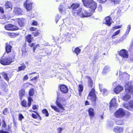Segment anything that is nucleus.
<instances>
[{
  "instance_id": "1",
  "label": "nucleus",
  "mask_w": 133,
  "mask_h": 133,
  "mask_svg": "<svg viewBox=\"0 0 133 133\" xmlns=\"http://www.w3.org/2000/svg\"><path fill=\"white\" fill-rule=\"evenodd\" d=\"M130 82L126 83L125 85V93L123 97V99L125 101H128L131 98L130 94H133V85L131 86Z\"/></svg>"
},
{
  "instance_id": "2",
  "label": "nucleus",
  "mask_w": 133,
  "mask_h": 133,
  "mask_svg": "<svg viewBox=\"0 0 133 133\" xmlns=\"http://www.w3.org/2000/svg\"><path fill=\"white\" fill-rule=\"evenodd\" d=\"M84 6L90 8V11L94 12L97 6V3L93 0H82Z\"/></svg>"
},
{
  "instance_id": "3",
  "label": "nucleus",
  "mask_w": 133,
  "mask_h": 133,
  "mask_svg": "<svg viewBox=\"0 0 133 133\" xmlns=\"http://www.w3.org/2000/svg\"><path fill=\"white\" fill-rule=\"evenodd\" d=\"M80 4L77 3H73L71 6V8L72 9V13L73 15L77 16L80 13L82 8H79Z\"/></svg>"
},
{
  "instance_id": "4",
  "label": "nucleus",
  "mask_w": 133,
  "mask_h": 133,
  "mask_svg": "<svg viewBox=\"0 0 133 133\" xmlns=\"http://www.w3.org/2000/svg\"><path fill=\"white\" fill-rule=\"evenodd\" d=\"M59 99H60L59 98V97H57V100L56 101V104L58 107L59 108H58L56 106H54L52 105H51V107L52 108L54 109L55 111L57 112H60L59 109L62 110H65L64 108L62 106V104L60 103Z\"/></svg>"
},
{
  "instance_id": "5",
  "label": "nucleus",
  "mask_w": 133,
  "mask_h": 133,
  "mask_svg": "<svg viewBox=\"0 0 133 133\" xmlns=\"http://www.w3.org/2000/svg\"><path fill=\"white\" fill-rule=\"evenodd\" d=\"M12 61V59L9 57L2 58L0 60V63L3 65H6L10 64Z\"/></svg>"
},
{
  "instance_id": "6",
  "label": "nucleus",
  "mask_w": 133,
  "mask_h": 133,
  "mask_svg": "<svg viewBox=\"0 0 133 133\" xmlns=\"http://www.w3.org/2000/svg\"><path fill=\"white\" fill-rule=\"evenodd\" d=\"M88 98L93 102L95 101L96 100V97L95 95V90L93 88L89 93Z\"/></svg>"
},
{
  "instance_id": "7",
  "label": "nucleus",
  "mask_w": 133,
  "mask_h": 133,
  "mask_svg": "<svg viewBox=\"0 0 133 133\" xmlns=\"http://www.w3.org/2000/svg\"><path fill=\"white\" fill-rule=\"evenodd\" d=\"M125 115V113L122 108H120L115 113V116L116 118H122Z\"/></svg>"
},
{
  "instance_id": "8",
  "label": "nucleus",
  "mask_w": 133,
  "mask_h": 133,
  "mask_svg": "<svg viewBox=\"0 0 133 133\" xmlns=\"http://www.w3.org/2000/svg\"><path fill=\"white\" fill-rule=\"evenodd\" d=\"M28 102L27 105V102L26 101L23 100L21 101V104L22 106L25 107H29L31 104V102L32 101V99L31 97H28Z\"/></svg>"
},
{
  "instance_id": "9",
  "label": "nucleus",
  "mask_w": 133,
  "mask_h": 133,
  "mask_svg": "<svg viewBox=\"0 0 133 133\" xmlns=\"http://www.w3.org/2000/svg\"><path fill=\"white\" fill-rule=\"evenodd\" d=\"M5 28L6 30H15L18 29V27L12 24H9L6 25L5 26Z\"/></svg>"
},
{
  "instance_id": "10",
  "label": "nucleus",
  "mask_w": 133,
  "mask_h": 133,
  "mask_svg": "<svg viewBox=\"0 0 133 133\" xmlns=\"http://www.w3.org/2000/svg\"><path fill=\"white\" fill-rule=\"evenodd\" d=\"M92 15L91 12H88L85 10H81V12L78 15H80L81 17H87L90 16Z\"/></svg>"
},
{
  "instance_id": "11",
  "label": "nucleus",
  "mask_w": 133,
  "mask_h": 133,
  "mask_svg": "<svg viewBox=\"0 0 133 133\" xmlns=\"http://www.w3.org/2000/svg\"><path fill=\"white\" fill-rule=\"evenodd\" d=\"M119 54L122 57L124 58H127L128 57V52L125 49H122L120 51L119 53Z\"/></svg>"
},
{
  "instance_id": "12",
  "label": "nucleus",
  "mask_w": 133,
  "mask_h": 133,
  "mask_svg": "<svg viewBox=\"0 0 133 133\" xmlns=\"http://www.w3.org/2000/svg\"><path fill=\"white\" fill-rule=\"evenodd\" d=\"M113 131L115 133H122L123 131V128L122 127L116 126L114 128Z\"/></svg>"
},
{
  "instance_id": "13",
  "label": "nucleus",
  "mask_w": 133,
  "mask_h": 133,
  "mask_svg": "<svg viewBox=\"0 0 133 133\" xmlns=\"http://www.w3.org/2000/svg\"><path fill=\"white\" fill-rule=\"evenodd\" d=\"M130 29V25H129L127 27V29L126 32L125 34L119 40L118 42H121L124 39L126 38L127 35L129 34Z\"/></svg>"
},
{
  "instance_id": "14",
  "label": "nucleus",
  "mask_w": 133,
  "mask_h": 133,
  "mask_svg": "<svg viewBox=\"0 0 133 133\" xmlns=\"http://www.w3.org/2000/svg\"><path fill=\"white\" fill-rule=\"evenodd\" d=\"M88 111L90 119L92 120L93 119L95 114L94 109L92 108H90L88 109Z\"/></svg>"
},
{
  "instance_id": "15",
  "label": "nucleus",
  "mask_w": 133,
  "mask_h": 133,
  "mask_svg": "<svg viewBox=\"0 0 133 133\" xmlns=\"http://www.w3.org/2000/svg\"><path fill=\"white\" fill-rule=\"evenodd\" d=\"M129 75L126 73H124L119 76L120 79L122 81H125L129 79Z\"/></svg>"
},
{
  "instance_id": "16",
  "label": "nucleus",
  "mask_w": 133,
  "mask_h": 133,
  "mask_svg": "<svg viewBox=\"0 0 133 133\" xmlns=\"http://www.w3.org/2000/svg\"><path fill=\"white\" fill-rule=\"evenodd\" d=\"M24 5L28 11H29L32 9V3L29 1L26 0L24 3Z\"/></svg>"
},
{
  "instance_id": "17",
  "label": "nucleus",
  "mask_w": 133,
  "mask_h": 133,
  "mask_svg": "<svg viewBox=\"0 0 133 133\" xmlns=\"http://www.w3.org/2000/svg\"><path fill=\"white\" fill-rule=\"evenodd\" d=\"M60 89L61 91L63 93L68 92V89L67 86L64 85H61L60 86Z\"/></svg>"
},
{
  "instance_id": "18",
  "label": "nucleus",
  "mask_w": 133,
  "mask_h": 133,
  "mask_svg": "<svg viewBox=\"0 0 133 133\" xmlns=\"http://www.w3.org/2000/svg\"><path fill=\"white\" fill-rule=\"evenodd\" d=\"M123 90V88L122 86L120 85L117 86L114 89V91L116 94L120 93Z\"/></svg>"
},
{
  "instance_id": "19",
  "label": "nucleus",
  "mask_w": 133,
  "mask_h": 133,
  "mask_svg": "<svg viewBox=\"0 0 133 133\" xmlns=\"http://www.w3.org/2000/svg\"><path fill=\"white\" fill-rule=\"evenodd\" d=\"M116 99L115 98H113L111 101L110 102V108L112 107L115 108L117 106V104L116 103Z\"/></svg>"
},
{
  "instance_id": "20",
  "label": "nucleus",
  "mask_w": 133,
  "mask_h": 133,
  "mask_svg": "<svg viewBox=\"0 0 133 133\" xmlns=\"http://www.w3.org/2000/svg\"><path fill=\"white\" fill-rule=\"evenodd\" d=\"M14 11L16 15H19L22 14V10L18 7L15 8Z\"/></svg>"
},
{
  "instance_id": "21",
  "label": "nucleus",
  "mask_w": 133,
  "mask_h": 133,
  "mask_svg": "<svg viewBox=\"0 0 133 133\" xmlns=\"http://www.w3.org/2000/svg\"><path fill=\"white\" fill-rule=\"evenodd\" d=\"M18 21L19 25L21 27H22L24 24L25 20L24 19L22 18L21 19H18Z\"/></svg>"
},
{
  "instance_id": "22",
  "label": "nucleus",
  "mask_w": 133,
  "mask_h": 133,
  "mask_svg": "<svg viewBox=\"0 0 133 133\" xmlns=\"http://www.w3.org/2000/svg\"><path fill=\"white\" fill-rule=\"evenodd\" d=\"M12 48V46L8 43H6L5 49L7 53H8L11 52Z\"/></svg>"
},
{
  "instance_id": "23",
  "label": "nucleus",
  "mask_w": 133,
  "mask_h": 133,
  "mask_svg": "<svg viewBox=\"0 0 133 133\" xmlns=\"http://www.w3.org/2000/svg\"><path fill=\"white\" fill-rule=\"evenodd\" d=\"M5 6L6 8H10L11 10L12 8V4L11 2L8 1L5 4Z\"/></svg>"
},
{
  "instance_id": "24",
  "label": "nucleus",
  "mask_w": 133,
  "mask_h": 133,
  "mask_svg": "<svg viewBox=\"0 0 133 133\" xmlns=\"http://www.w3.org/2000/svg\"><path fill=\"white\" fill-rule=\"evenodd\" d=\"M111 18L109 16H108L105 18V23L106 24L108 25V26H110L111 24Z\"/></svg>"
},
{
  "instance_id": "25",
  "label": "nucleus",
  "mask_w": 133,
  "mask_h": 133,
  "mask_svg": "<svg viewBox=\"0 0 133 133\" xmlns=\"http://www.w3.org/2000/svg\"><path fill=\"white\" fill-rule=\"evenodd\" d=\"M33 40V38L31 35H28L26 37V41L30 43L32 42Z\"/></svg>"
},
{
  "instance_id": "26",
  "label": "nucleus",
  "mask_w": 133,
  "mask_h": 133,
  "mask_svg": "<svg viewBox=\"0 0 133 133\" xmlns=\"http://www.w3.org/2000/svg\"><path fill=\"white\" fill-rule=\"evenodd\" d=\"M58 9L60 12L62 13H63V12H64L66 10L64 6L63 5H62L59 6Z\"/></svg>"
},
{
  "instance_id": "27",
  "label": "nucleus",
  "mask_w": 133,
  "mask_h": 133,
  "mask_svg": "<svg viewBox=\"0 0 133 133\" xmlns=\"http://www.w3.org/2000/svg\"><path fill=\"white\" fill-rule=\"evenodd\" d=\"M83 90V86L81 84H79L78 85V90L79 92V95L81 96V94Z\"/></svg>"
},
{
  "instance_id": "28",
  "label": "nucleus",
  "mask_w": 133,
  "mask_h": 133,
  "mask_svg": "<svg viewBox=\"0 0 133 133\" xmlns=\"http://www.w3.org/2000/svg\"><path fill=\"white\" fill-rule=\"evenodd\" d=\"M110 71V69L109 67L107 66H105L103 69L102 72L103 74H105L106 73L109 72Z\"/></svg>"
},
{
  "instance_id": "29",
  "label": "nucleus",
  "mask_w": 133,
  "mask_h": 133,
  "mask_svg": "<svg viewBox=\"0 0 133 133\" xmlns=\"http://www.w3.org/2000/svg\"><path fill=\"white\" fill-rule=\"evenodd\" d=\"M0 15V23L3 24L6 22L4 16H1Z\"/></svg>"
},
{
  "instance_id": "30",
  "label": "nucleus",
  "mask_w": 133,
  "mask_h": 133,
  "mask_svg": "<svg viewBox=\"0 0 133 133\" xmlns=\"http://www.w3.org/2000/svg\"><path fill=\"white\" fill-rule=\"evenodd\" d=\"M87 78L88 79V85L90 87H91L93 85V82L91 78L88 77H87Z\"/></svg>"
},
{
  "instance_id": "31",
  "label": "nucleus",
  "mask_w": 133,
  "mask_h": 133,
  "mask_svg": "<svg viewBox=\"0 0 133 133\" xmlns=\"http://www.w3.org/2000/svg\"><path fill=\"white\" fill-rule=\"evenodd\" d=\"M19 94L21 99H22V97L24 95L25 92L24 90L22 89L19 91Z\"/></svg>"
},
{
  "instance_id": "32",
  "label": "nucleus",
  "mask_w": 133,
  "mask_h": 133,
  "mask_svg": "<svg viewBox=\"0 0 133 133\" xmlns=\"http://www.w3.org/2000/svg\"><path fill=\"white\" fill-rule=\"evenodd\" d=\"M26 68V66L25 64H23L22 66H19L18 68V71H19L22 70H24Z\"/></svg>"
},
{
  "instance_id": "33",
  "label": "nucleus",
  "mask_w": 133,
  "mask_h": 133,
  "mask_svg": "<svg viewBox=\"0 0 133 133\" xmlns=\"http://www.w3.org/2000/svg\"><path fill=\"white\" fill-rule=\"evenodd\" d=\"M39 30H37L35 31L32 32V34L34 36H36L39 34Z\"/></svg>"
},
{
  "instance_id": "34",
  "label": "nucleus",
  "mask_w": 133,
  "mask_h": 133,
  "mask_svg": "<svg viewBox=\"0 0 133 133\" xmlns=\"http://www.w3.org/2000/svg\"><path fill=\"white\" fill-rule=\"evenodd\" d=\"M115 123L117 125H122L124 124L122 120H118L116 121Z\"/></svg>"
},
{
  "instance_id": "35",
  "label": "nucleus",
  "mask_w": 133,
  "mask_h": 133,
  "mask_svg": "<svg viewBox=\"0 0 133 133\" xmlns=\"http://www.w3.org/2000/svg\"><path fill=\"white\" fill-rule=\"evenodd\" d=\"M120 32V30H117V31L115 32L111 36L112 38V39L115 38H116L115 36L119 34Z\"/></svg>"
},
{
  "instance_id": "36",
  "label": "nucleus",
  "mask_w": 133,
  "mask_h": 133,
  "mask_svg": "<svg viewBox=\"0 0 133 133\" xmlns=\"http://www.w3.org/2000/svg\"><path fill=\"white\" fill-rule=\"evenodd\" d=\"M81 51V50L78 47H76L75 49L74 52L78 55L80 53Z\"/></svg>"
},
{
  "instance_id": "37",
  "label": "nucleus",
  "mask_w": 133,
  "mask_h": 133,
  "mask_svg": "<svg viewBox=\"0 0 133 133\" xmlns=\"http://www.w3.org/2000/svg\"><path fill=\"white\" fill-rule=\"evenodd\" d=\"M112 3L114 4H116L119 3L121 0H111Z\"/></svg>"
},
{
  "instance_id": "38",
  "label": "nucleus",
  "mask_w": 133,
  "mask_h": 133,
  "mask_svg": "<svg viewBox=\"0 0 133 133\" xmlns=\"http://www.w3.org/2000/svg\"><path fill=\"white\" fill-rule=\"evenodd\" d=\"M101 92H102L104 95H107L108 93V91L105 88H104L102 89V91Z\"/></svg>"
},
{
  "instance_id": "39",
  "label": "nucleus",
  "mask_w": 133,
  "mask_h": 133,
  "mask_svg": "<svg viewBox=\"0 0 133 133\" xmlns=\"http://www.w3.org/2000/svg\"><path fill=\"white\" fill-rule=\"evenodd\" d=\"M29 95L30 96H32L34 94V90L33 89H31L29 91Z\"/></svg>"
},
{
  "instance_id": "40",
  "label": "nucleus",
  "mask_w": 133,
  "mask_h": 133,
  "mask_svg": "<svg viewBox=\"0 0 133 133\" xmlns=\"http://www.w3.org/2000/svg\"><path fill=\"white\" fill-rule=\"evenodd\" d=\"M107 126L108 127H112L114 124V122L111 121H108L107 123Z\"/></svg>"
},
{
  "instance_id": "41",
  "label": "nucleus",
  "mask_w": 133,
  "mask_h": 133,
  "mask_svg": "<svg viewBox=\"0 0 133 133\" xmlns=\"http://www.w3.org/2000/svg\"><path fill=\"white\" fill-rule=\"evenodd\" d=\"M42 113L44 114H45V115L46 116H49V113L47 110L46 109H44L42 111Z\"/></svg>"
},
{
  "instance_id": "42",
  "label": "nucleus",
  "mask_w": 133,
  "mask_h": 133,
  "mask_svg": "<svg viewBox=\"0 0 133 133\" xmlns=\"http://www.w3.org/2000/svg\"><path fill=\"white\" fill-rule=\"evenodd\" d=\"M3 75V76L4 78L7 81L9 80V78L7 76V74L6 73L4 72L2 73Z\"/></svg>"
},
{
  "instance_id": "43",
  "label": "nucleus",
  "mask_w": 133,
  "mask_h": 133,
  "mask_svg": "<svg viewBox=\"0 0 133 133\" xmlns=\"http://www.w3.org/2000/svg\"><path fill=\"white\" fill-rule=\"evenodd\" d=\"M97 9L98 11L99 12H101L102 10V6L100 5L98 6L97 8Z\"/></svg>"
},
{
  "instance_id": "44",
  "label": "nucleus",
  "mask_w": 133,
  "mask_h": 133,
  "mask_svg": "<svg viewBox=\"0 0 133 133\" xmlns=\"http://www.w3.org/2000/svg\"><path fill=\"white\" fill-rule=\"evenodd\" d=\"M7 89L5 88L4 90H3L2 91H0V95H3L4 94V92H6L7 91Z\"/></svg>"
},
{
  "instance_id": "45",
  "label": "nucleus",
  "mask_w": 133,
  "mask_h": 133,
  "mask_svg": "<svg viewBox=\"0 0 133 133\" xmlns=\"http://www.w3.org/2000/svg\"><path fill=\"white\" fill-rule=\"evenodd\" d=\"M40 46V45L39 44H37L36 45H35L34 46L33 48V51L34 52H35V50L36 49L37 47H38Z\"/></svg>"
},
{
  "instance_id": "46",
  "label": "nucleus",
  "mask_w": 133,
  "mask_h": 133,
  "mask_svg": "<svg viewBox=\"0 0 133 133\" xmlns=\"http://www.w3.org/2000/svg\"><path fill=\"white\" fill-rule=\"evenodd\" d=\"M38 24L37 22L35 21H33L31 25L33 26L37 25Z\"/></svg>"
},
{
  "instance_id": "47",
  "label": "nucleus",
  "mask_w": 133,
  "mask_h": 133,
  "mask_svg": "<svg viewBox=\"0 0 133 133\" xmlns=\"http://www.w3.org/2000/svg\"><path fill=\"white\" fill-rule=\"evenodd\" d=\"M19 119L21 121L22 119L24 118V117L21 114H19Z\"/></svg>"
},
{
  "instance_id": "48",
  "label": "nucleus",
  "mask_w": 133,
  "mask_h": 133,
  "mask_svg": "<svg viewBox=\"0 0 133 133\" xmlns=\"http://www.w3.org/2000/svg\"><path fill=\"white\" fill-rule=\"evenodd\" d=\"M122 27V25L116 26L113 28V29L112 30H115L114 29H119L121 28Z\"/></svg>"
},
{
  "instance_id": "49",
  "label": "nucleus",
  "mask_w": 133,
  "mask_h": 133,
  "mask_svg": "<svg viewBox=\"0 0 133 133\" xmlns=\"http://www.w3.org/2000/svg\"><path fill=\"white\" fill-rule=\"evenodd\" d=\"M38 105H35L33 106L32 109L34 110H37L38 109Z\"/></svg>"
},
{
  "instance_id": "50",
  "label": "nucleus",
  "mask_w": 133,
  "mask_h": 133,
  "mask_svg": "<svg viewBox=\"0 0 133 133\" xmlns=\"http://www.w3.org/2000/svg\"><path fill=\"white\" fill-rule=\"evenodd\" d=\"M98 2L101 3H103L107 0H97Z\"/></svg>"
},
{
  "instance_id": "51",
  "label": "nucleus",
  "mask_w": 133,
  "mask_h": 133,
  "mask_svg": "<svg viewBox=\"0 0 133 133\" xmlns=\"http://www.w3.org/2000/svg\"><path fill=\"white\" fill-rule=\"evenodd\" d=\"M36 28L33 27H32L30 29V31H36Z\"/></svg>"
},
{
  "instance_id": "52",
  "label": "nucleus",
  "mask_w": 133,
  "mask_h": 133,
  "mask_svg": "<svg viewBox=\"0 0 133 133\" xmlns=\"http://www.w3.org/2000/svg\"><path fill=\"white\" fill-rule=\"evenodd\" d=\"M2 126L3 127V128H5L6 126V125L4 120L3 121V124L2 125Z\"/></svg>"
},
{
  "instance_id": "53",
  "label": "nucleus",
  "mask_w": 133,
  "mask_h": 133,
  "mask_svg": "<svg viewBox=\"0 0 133 133\" xmlns=\"http://www.w3.org/2000/svg\"><path fill=\"white\" fill-rule=\"evenodd\" d=\"M62 129L61 128H58L57 129V131L58 133H60L62 131Z\"/></svg>"
},
{
  "instance_id": "54",
  "label": "nucleus",
  "mask_w": 133,
  "mask_h": 133,
  "mask_svg": "<svg viewBox=\"0 0 133 133\" xmlns=\"http://www.w3.org/2000/svg\"><path fill=\"white\" fill-rule=\"evenodd\" d=\"M7 109L6 108L4 109L3 111V114L4 115H6L7 113Z\"/></svg>"
},
{
  "instance_id": "55",
  "label": "nucleus",
  "mask_w": 133,
  "mask_h": 133,
  "mask_svg": "<svg viewBox=\"0 0 133 133\" xmlns=\"http://www.w3.org/2000/svg\"><path fill=\"white\" fill-rule=\"evenodd\" d=\"M103 87V85L102 84H99V87L100 91L101 92H102V88Z\"/></svg>"
},
{
  "instance_id": "56",
  "label": "nucleus",
  "mask_w": 133,
  "mask_h": 133,
  "mask_svg": "<svg viewBox=\"0 0 133 133\" xmlns=\"http://www.w3.org/2000/svg\"><path fill=\"white\" fill-rule=\"evenodd\" d=\"M122 13L121 11V10H118L117 14L118 15H120Z\"/></svg>"
},
{
  "instance_id": "57",
  "label": "nucleus",
  "mask_w": 133,
  "mask_h": 133,
  "mask_svg": "<svg viewBox=\"0 0 133 133\" xmlns=\"http://www.w3.org/2000/svg\"><path fill=\"white\" fill-rule=\"evenodd\" d=\"M0 12L2 13H3L4 12V11L3 9V8L0 7Z\"/></svg>"
},
{
  "instance_id": "58",
  "label": "nucleus",
  "mask_w": 133,
  "mask_h": 133,
  "mask_svg": "<svg viewBox=\"0 0 133 133\" xmlns=\"http://www.w3.org/2000/svg\"><path fill=\"white\" fill-rule=\"evenodd\" d=\"M0 133H9L8 132L4 131L3 130H0Z\"/></svg>"
},
{
  "instance_id": "59",
  "label": "nucleus",
  "mask_w": 133,
  "mask_h": 133,
  "mask_svg": "<svg viewBox=\"0 0 133 133\" xmlns=\"http://www.w3.org/2000/svg\"><path fill=\"white\" fill-rule=\"evenodd\" d=\"M38 77V75L37 76H36L31 79V80H34L36 79Z\"/></svg>"
},
{
  "instance_id": "60",
  "label": "nucleus",
  "mask_w": 133,
  "mask_h": 133,
  "mask_svg": "<svg viewBox=\"0 0 133 133\" xmlns=\"http://www.w3.org/2000/svg\"><path fill=\"white\" fill-rule=\"evenodd\" d=\"M32 117L35 118H36L37 117V116L33 113H32Z\"/></svg>"
},
{
  "instance_id": "61",
  "label": "nucleus",
  "mask_w": 133,
  "mask_h": 133,
  "mask_svg": "<svg viewBox=\"0 0 133 133\" xmlns=\"http://www.w3.org/2000/svg\"><path fill=\"white\" fill-rule=\"evenodd\" d=\"M28 76L27 75H26L24 76L23 78L24 80H26L28 79Z\"/></svg>"
},
{
  "instance_id": "62",
  "label": "nucleus",
  "mask_w": 133,
  "mask_h": 133,
  "mask_svg": "<svg viewBox=\"0 0 133 133\" xmlns=\"http://www.w3.org/2000/svg\"><path fill=\"white\" fill-rule=\"evenodd\" d=\"M22 54L23 55V54H25L26 52V51H25V50L24 49H22Z\"/></svg>"
},
{
  "instance_id": "63",
  "label": "nucleus",
  "mask_w": 133,
  "mask_h": 133,
  "mask_svg": "<svg viewBox=\"0 0 133 133\" xmlns=\"http://www.w3.org/2000/svg\"><path fill=\"white\" fill-rule=\"evenodd\" d=\"M89 102L87 101H86L85 104V105H89Z\"/></svg>"
},
{
  "instance_id": "64",
  "label": "nucleus",
  "mask_w": 133,
  "mask_h": 133,
  "mask_svg": "<svg viewBox=\"0 0 133 133\" xmlns=\"http://www.w3.org/2000/svg\"><path fill=\"white\" fill-rule=\"evenodd\" d=\"M35 44L34 43H32L30 44V46L31 47H34L35 46Z\"/></svg>"
}]
</instances>
